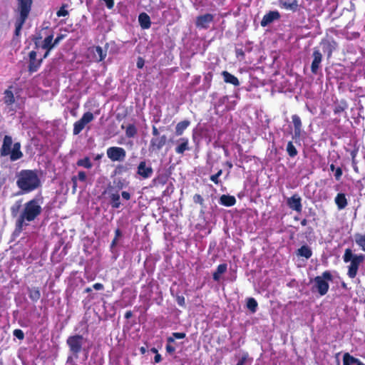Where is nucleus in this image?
Returning a JSON list of instances; mask_svg holds the SVG:
<instances>
[{
  "instance_id": "26",
  "label": "nucleus",
  "mask_w": 365,
  "mask_h": 365,
  "mask_svg": "<svg viewBox=\"0 0 365 365\" xmlns=\"http://www.w3.org/2000/svg\"><path fill=\"white\" fill-rule=\"evenodd\" d=\"M236 203V199L234 196L230 195H222L220 197V204L226 206L231 207L235 205Z\"/></svg>"
},
{
  "instance_id": "36",
  "label": "nucleus",
  "mask_w": 365,
  "mask_h": 365,
  "mask_svg": "<svg viewBox=\"0 0 365 365\" xmlns=\"http://www.w3.org/2000/svg\"><path fill=\"white\" fill-rule=\"evenodd\" d=\"M257 307L258 304L255 298L250 297L247 299V307L252 313H255L257 312Z\"/></svg>"
},
{
  "instance_id": "19",
  "label": "nucleus",
  "mask_w": 365,
  "mask_h": 365,
  "mask_svg": "<svg viewBox=\"0 0 365 365\" xmlns=\"http://www.w3.org/2000/svg\"><path fill=\"white\" fill-rule=\"evenodd\" d=\"M292 120L294 125V139H298L301 137L302 135V123L301 118L297 114L292 115Z\"/></svg>"
},
{
  "instance_id": "54",
  "label": "nucleus",
  "mask_w": 365,
  "mask_h": 365,
  "mask_svg": "<svg viewBox=\"0 0 365 365\" xmlns=\"http://www.w3.org/2000/svg\"><path fill=\"white\" fill-rule=\"evenodd\" d=\"M64 37H65V35L59 34L57 36V37L54 40L53 39L54 46L58 45L60 43V41L64 38Z\"/></svg>"
},
{
  "instance_id": "11",
  "label": "nucleus",
  "mask_w": 365,
  "mask_h": 365,
  "mask_svg": "<svg viewBox=\"0 0 365 365\" xmlns=\"http://www.w3.org/2000/svg\"><path fill=\"white\" fill-rule=\"evenodd\" d=\"M167 143V136L161 135L157 137H153L149 145V150L151 152H158Z\"/></svg>"
},
{
  "instance_id": "27",
  "label": "nucleus",
  "mask_w": 365,
  "mask_h": 365,
  "mask_svg": "<svg viewBox=\"0 0 365 365\" xmlns=\"http://www.w3.org/2000/svg\"><path fill=\"white\" fill-rule=\"evenodd\" d=\"M348 108V103L346 100L341 99L340 101L334 102V113L340 114Z\"/></svg>"
},
{
  "instance_id": "39",
  "label": "nucleus",
  "mask_w": 365,
  "mask_h": 365,
  "mask_svg": "<svg viewBox=\"0 0 365 365\" xmlns=\"http://www.w3.org/2000/svg\"><path fill=\"white\" fill-rule=\"evenodd\" d=\"M287 152L291 158H294L298 154V151L292 141H289L287 143Z\"/></svg>"
},
{
  "instance_id": "31",
  "label": "nucleus",
  "mask_w": 365,
  "mask_h": 365,
  "mask_svg": "<svg viewBox=\"0 0 365 365\" xmlns=\"http://www.w3.org/2000/svg\"><path fill=\"white\" fill-rule=\"evenodd\" d=\"M109 200L111 207L114 209H118L120 207V195L118 192L109 193Z\"/></svg>"
},
{
  "instance_id": "47",
  "label": "nucleus",
  "mask_w": 365,
  "mask_h": 365,
  "mask_svg": "<svg viewBox=\"0 0 365 365\" xmlns=\"http://www.w3.org/2000/svg\"><path fill=\"white\" fill-rule=\"evenodd\" d=\"M21 207V202L19 201V202H16L15 203V205H14L11 207V215L13 216H15L17 212H19V210L20 209Z\"/></svg>"
},
{
  "instance_id": "22",
  "label": "nucleus",
  "mask_w": 365,
  "mask_h": 365,
  "mask_svg": "<svg viewBox=\"0 0 365 365\" xmlns=\"http://www.w3.org/2000/svg\"><path fill=\"white\" fill-rule=\"evenodd\" d=\"M343 365H365L359 359L354 357L346 352L343 356Z\"/></svg>"
},
{
  "instance_id": "60",
  "label": "nucleus",
  "mask_w": 365,
  "mask_h": 365,
  "mask_svg": "<svg viewBox=\"0 0 365 365\" xmlns=\"http://www.w3.org/2000/svg\"><path fill=\"white\" fill-rule=\"evenodd\" d=\"M93 288L96 290H103L104 289V286L101 283H95L93 285Z\"/></svg>"
},
{
  "instance_id": "20",
  "label": "nucleus",
  "mask_w": 365,
  "mask_h": 365,
  "mask_svg": "<svg viewBox=\"0 0 365 365\" xmlns=\"http://www.w3.org/2000/svg\"><path fill=\"white\" fill-rule=\"evenodd\" d=\"M90 51L93 54V58L97 62L103 61L107 55L106 51H103V48L99 46L91 48Z\"/></svg>"
},
{
  "instance_id": "23",
  "label": "nucleus",
  "mask_w": 365,
  "mask_h": 365,
  "mask_svg": "<svg viewBox=\"0 0 365 365\" xmlns=\"http://www.w3.org/2000/svg\"><path fill=\"white\" fill-rule=\"evenodd\" d=\"M27 291H28V294H29V299L33 302H36L37 301H38L41 298V292H40V289L38 287H27Z\"/></svg>"
},
{
  "instance_id": "35",
  "label": "nucleus",
  "mask_w": 365,
  "mask_h": 365,
  "mask_svg": "<svg viewBox=\"0 0 365 365\" xmlns=\"http://www.w3.org/2000/svg\"><path fill=\"white\" fill-rule=\"evenodd\" d=\"M138 133L136 126L134 124H128L125 128V135L127 138H134Z\"/></svg>"
},
{
  "instance_id": "6",
  "label": "nucleus",
  "mask_w": 365,
  "mask_h": 365,
  "mask_svg": "<svg viewBox=\"0 0 365 365\" xmlns=\"http://www.w3.org/2000/svg\"><path fill=\"white\" fill-rule=\"evenodd\" d=\"M83 336L80 334H75L70 336L66 339V344L69 348V351L72 356H69L67 359V362L73 360V356L78 359L79 354L83 349Z\"/></svg>"
},
{
  "instance_id": "52",
  "label": "nucleus",
  "mask_w": 365,
  "mask_h": 365,
  "mask_svg": "<svg viewBox=\"0 0 365 365\" xmlns=\"http://www.w3.org/2000/svg\"><path fill=\"white\" fill-rule=\"evenodd\" d=\"M173 336L177 339H182L185 338L186 334L184 332H173Z\"/></svg>"
},
{
  "instance_id": "18",
  "label": "nucleus",
  "mask_w": 365,
  "mask_h": 365,
  "mask_svg": "<svg viewBox=\"0 0 365 365\" xmlns=\"http://www.w3.org/2000/svg\"><path fill=\"white\" fill-rule=\"evenodd\" d=\"M280 18V14L277 11H270L267 14H266L261 22L260 24L262 27H265L267 25L270 24L275 20H278Z\"/></svg>"
},
{
  "instance_id": "63",
  "label": "nucleus",
  "mask_w": 365,
  "mask_h": 365,
  "mask_svg": "<svg viewBox=\"0 0 365 365\" xmlns=\"http://www.w3.org/2000/svg\"><path fill=\"white\" fill-rule=\"evenodd\" d=\"M121 237H122V232H121V230L119 228H117L115 230V237H114V238L118 240V238Z\"/></svg>"
},
{
  "instance_id": "16",
  "label": "nucleus",
  "mask_w": 365,
  "mask_h": 365,
  "mask_svg": "<svg viewBox=\"0 0 365 365\" xmlns=\"http://www.w3.org/2000/svg\"><path fill=\"white\" fill-rule=\"evenodd\" d=\"M177 146L175 148V151L178 155H183L186 150L190 149L189 146V139L183 137L176 140Z\"/></svg>"
},
{
  "instance_id": "55",
  "label": "nucleus",
  "mask_w": 365,
  "mask_h": 365,
  "mask_svg": "<svg viewBox=\"0 0 365 365\" xmlns=\"http://www.w3.org/2000/svg\"><path fill=\"white\" fill-rule=\"evenodd\" d=\"M106 5V7L108 9H111L113 8L114 6V0H103Z\"/></svg>"
},
{
  "instance_id": "37",
  "label": "nucleus",
  "mask_w": 365,
  "mask_h": 365,
  "mask_svg": "<svg viewBox=\"0 0 365 365\" xmlns=\"http://www.w3.org/2000/svg\"><path fill=\"white\" fill-rule=\"evenodd\" d=\"M356 243L365 252V233L364 235L357 233L355 235Z\"/></svg>"
},
{
  "instance_id": "41",
  "label": "nucleus",
  "mask_w": 365,
  "mask_h": 365,
  "mask_svg": "<svg viewBox=\"0 0 365 365\" xmlns=\"http://www.w3.org/2000/svg\"><path fill=\"white\" fill-rule=\"evenodd\" d=\"M67 7V4H63L59 10L56 12V16L58 17L61 16H66L68 15V11L66 9Z\"/></svg>"
},
{
  "instance_id": "32",
  "label": "nucleus",
  "mask_w": 365,
  "mask_h": 365,
  "mask_svg": "<svg viewBox=\"0 0 365 365\" xmlns=\"http://www.w3.org/2000/svg\"><path fill=\"white\" fill-rule=\"evenodd\" d=\"M297 255L309 259L312 255V251L308 245H302L297 250Z\"/></svg>"
},
{
  "instance_id": "29",
  "label": "nucleus",
  "mask_w": 365,
  "mask_h": 365,
  "mask_svg": "<svg viewBox=\"0 0 365 365\" xmlns=\"http://www.w3.org/2000/svg\"><path fill=\"white\" fill-rule=\"evenodd\" d=\"M335 203L339 210L344 209L347 205V200L345 194L338 193L335 197Z\"/></svg>"
},
{
  "instance_id": "58",
  "label": "nucleus",
  "mask_w": 365,
  "mask_h": 365,
  "mask_svg": "<svg viewBox=\"0 0 365 365\" xmlns=\"http://www.w3.org/2000/svg\"><path fill=\"white\" fill-rule=\"evenodd\" d=\"M168 178L166 176H158L157 178V180L159 182V183H161L163 185L165 184L167 182Z\"/></svg>"
},
{
  "instance_id": "10",
  "label": "nucleus",
  "mask_w": 365,
  "mask_h": 365,
  "mask_svg": "<svg viewBox=\"0 0 365 365\" xmlns=\"http://www.w3.org/2000/svg\"><path fill=\"white\" fill-rule=\"evenodd\" d=\"M36 56L37 52L34 50L30 51L29 53L28 71L30 73L36 72L43 63V58L37 59Z\"/></svg>"
},
{
  "instance_id": "25",
  "label": "nucleus",
  "mask_w": 365,
  "mask_h": 365,
  "mask_svg": "<svg viewBox=\"0 0 365 365\" xmlns=\"http://www.w3.org/2000/svg\"><path fill=\"white\" fill-rule=\"evenodd\" d=\"M190 125V121L188 120H184L177 123L175 126V134L177 136H180L183 134L184 131Z\"/></svg>"
},
{
  "instance_id": "33",
  "label": "nucleus",
  "mask_w": 365,
  "mask_h": 365,
  "mask_svg": "<svg viewBox=\"0 0 365 365\" xmlns=\"http://www.w3.org/2000/svg\"><path fill=\"white\" fill-rule=\"evenodd\" d=\"M279 2L286 9L296 11L298 6L297 0H279Z\"/></svg>"
},
{
  "instance_id": "21",
  "label": "nucleus",
  "mask_w": 365,
  "mask_h": 365,
  "mask_svg": "<svg viewBox=\"0 0 365 365\" xmlns=\"http://www.w3.org/2000/svg\"><path fill=\"white\" fill-rule=\"evenodd\" d=\"M138 22L143 29H148L151 26V21L149 15L145 12H142L138 16Z\"/></svg>"
},
{
  "instance_id": "48",
  "label": "nucleus",
  "mask_w": 365,
  "mask_h": 365,
  "mask_svg": "<svg viewBox=\"0 0 365 365\" xmlns=\"http://www.w3.org/2000/svg\"><path fill=\"white\" fill-rule=\"evenodd\" d=\"M176 302L178 304L180 307L185 306V299L182 295H178L176 297Z\"/></svg>"
},
{
  "instance_id": "61",
  "label": "nucleus",
  "mask_w": 365,
  "mask_h": 365,
  "mask_svg": "<svg viewBox=\"0 0 365 365\" xmlns=\"http://www.w3.org/2000/svg\"><path fill=\"white\" fill-rule=\"evenodd\" d=\"M71 182H72V184H73V192H75L76 190V187H77V177L76 176H73L71 178Z\"/></svg>"
},
{
  "instance_id": "3",
  "label": "nucleus",
  "mask_w": 365,
  "mask_h": 365,
  "mask_svg": "<svg viewBox=\"0 0 365 365\" xmlns=\"http://www.w3.org/2000/svg\"><path fill=\"white\" fill-rule=\"evenodd\" d=\"M33 0H16V14L14 34L19 36L21 31L31 11Z\"/></svg>"
},
{
  "instance_id": "28",
  "label": "nucleus",
  "mask_w": 365,
  "mask_h": 365,
  "mask_svg": "<svg viewBox=\"0 0 365 365\" xmlns=\"http://www.w3.org/2000/svg\"><path fill=\"white\" fill-rule=\"evenodd\" d=\"M227 269V264L226 263L220 264L217 266L216 271L212 274V279L215 282H219L220 275L225 273Z\"/></svg>"
},
{
  "instance_id": "17",
  "label": "nucleus",
  "mask_w": 365,
  "mask_h": 365,
  "mask_svg": "<svg viewBox=\"0 0 365 365\" xmlns=\"http://www.w3.org/2000/svg\"><path fill=\"white\" fill-rule=\"evenodd\" d=\"M153 173V170L151 166H147L145 161H141L138 166L137 173L144 179L150 178Z\"/></svg>"
},
{
  "instance_id": "38",
  "label": "nucleus",
  "mask_w": 365,
  "mask_h": 365,
  "mask_svg": "<svg viewBox=\"0 0 365 365\" xmlns=\"http://www.w3.org/2000/svg\"><path fill=\"white\" fill-rule=\"evenodd\" d=\"M76 164L78 166L83 167L87 169H90L93 166L91 160L88 157H85L82 159H79L77 161Z\"/></svg>"
},
{
  "instance_id": "24",
  "label": "nucleus",
  "mask_w": 365,
  "mask_h": 365,
  "mask_svg": "<svg viewBox=\"0 0 365 365\" xmlns=\"http://www.w3.org/2000/svg\"><path fill=\"white\" fill-rule=\"evenodd\" d=\"M222 76H223L224 81L227 83H230L233 86H237L240 85V81L238 78L234 75L231 74L227 71H224L222 72Z\"/></svg>"
},
{
  "instance_id": "56",
  "label": "nucleus",
  "mask_w": 365,
  "mask_h": 365,
  "mask_svg": "<svg viewBox=\"0 0 365 365\" xmlns=\"http://www.w3.org/2000/svg\"><path fill=\"white\" fill-rule=\"evenodd\" d=\"M210 179L211 181H212L215 184L218 185L220 182V180H219V177L217 175H212L210 177Z\"/></svg>"
},
{
  "instance_id": "9",
  "label": "nucleus",
  "mask_w": 365,
  "mask_h": 365,
  "mask_svg": "<svg viewBox=\"0 0 365 365\" xmlns=\"http://www.w3.org/2000/svg\"><path fill=\"white\" fill-rule=\"evenodd\" d=\"M108 158L113 162L123 161L126 157V151L123 148L112 146L107 149Z\"/></svg>"
},
{
  "instance_id": "59",
  "label": "nucleus",
  "mask_w": 365,
  "mask_h": 365,
  "mask_svg": "<svg viewBox=\"0 0 365 365\" xmlns=\"http://www.w3.org/2000/svg\"><path fill=\"white\" fill-rule=\"evenodd\" d=\"M121 196L124 200H129L131 197L130 194L127 191H123L121 192Z\"/></svg>"
},
{
  "instance_id": "42",
  "label": "nucleus",
  "mask_w": 365,
  "mask_h": 365,
  "mask_svg": "<svg viewBox=\"0 0 365 365\" xmlns=\"http://www.w3.org/2000/svg\"><path fill=\"white\" fill-rule=\"evenodd\" d=\"M41 38H42V37L40 34H38V36H34L33 37L32 40L35 45V49L38 50L39 48H41V42H42V41H41Z\"/></svg>"
},
{
  "instance_id": "1",
  "label": "nucleus",
  "mask_w": 365,
  "mask_h": 365,
  "mask_svg": "<svg viewBox=\"0 0 365 365\" xmlns=\"http://www.w3.org/2000/svg\"><path fill=\"white\" fill-rule=\"evenodd\" d=\"M43 201V197L41 195H38L25 203L24 210L16 220L17 229L21 230L26 221H34L41 214Z\"/></svg>"
},
{
  "instance_id": "8",
  "label": "nucleus",
  "mask_w": 365,
  "mask_h": 365,
  "mask_svg": "<svg viewBox=\"0 0 365 365\" xmlns=\"http://www.w3.org/2000/svg\"><path fill=\"white\" fill-rule=\"evenodd\" d=\"M94 118L93 114L91 112H86L83 113L80 120H77L73 124V134L78 135L85 128V126L91 123Z\"/></svg>"
},
{
  "instance_id": "34",
  "label": "nucleus",
  "mask_w": 365,
  "mask_h": 365,
  "mask_svg": "<svg viewBox=\"0 0 365 365\" xmlns=\"http://www.w3.org/2000/svg\"><path fill=\"white\" fill-rule=\"evenodd\" d=\"M11 87L4 91V101L7 106L12 105L15 102L13 92L10 90Z\"/></svg>"
},
{
  "instance_id": "45",
  "label": "nucleus",
  "mask_w": 365,
  "mask_h": 365,
  "mask_svg": "<svg viewBox=\"0 0 365 365\" xmlns=\"http://www.w3.org/2000/svg\"><path fill=\"white\" fill-rule=\"evenodd\" d=\"M13 335L19 340H23L24 339V333L20 329H14L13 331Z\"/></svg>"
},
{
  "instance_id": "43",
  "label": "nucleus",
  "mask_w": 365,
  "mask_h": 365,
  "mask_svg": "<svg viewBox=\"0 0 365 365\" xmlns=\"http://www.w3.org/2000/svg\"><path fill=\"white\" fill-rule=\"evenodd\" d=\"M128 170V168L126 165H118L115 169V174L120 175L123 173H125Z\"/></svg>"
},
{
  "instance_id": "40",
  "label": "nucleus",
  "mask_w": 365,
  "mask_h": 365,
  "mask_svg": "<svg viewBox=\"0 0 365 365\" xmlns=\"http://www.w3.org/2000/svg\"><path fill=\"white\" fill-rule=\"evenodd\" d=\"M113 183L115 187L119 190L126 187L128 184V182H127L125 179L118 178L114 180Z\"/></svg>"
},
{
  "instance_id": "62",
  "label": "nucleus",
  "mask_w": 365,
  "mask_h": 365,
  "mask_svg": "<svg viewBox=\"0 0 365 365\" xmlns=\"http://www.w3.org/2000/svg\"><path fill=\"white\" fill-rule=\"evenodd\" d=\"M144 66V60L142 58H138L137 61V67L138 68H142Z\"/></svg>"
},
{
  "instance_id": "46",
  "label": "nucleus",
  "mask_w": 365,
  "mask_h": 365,
  "mask_svg": "<svg viewBox=\"0 0 365 365\" xmlns=\"http://www.w3.org/2000/svg\"><path fill=\"white\" fill-rule=\"evenodd\" d=\"M193 202L200 205H204V199L200 194H195L193 196Z\"/></svg>"
},
{
  "instance_id": "15",
  "label": "nucleus",
  "mask_w": 365,
  "mask_h": 365,
  "mask_svg": "<svg viewBox=\"0 0 365 365\" xmlns=\"http://www.w3.org/2000/svg\"><path fill=\"white\" fill-rule=\"evenodd\" d=\"M321 46L322 47L323 52L327 54V58H329L334 51L336 50L337 43L334 40L324 39L321 42Z\"/></svg>"
},
{
  "instance_id": "57",
  "label": "nucleus",
  "mask_w": 365,
  "mask_h": 365,
  "mask_svg": "<svg viewBox=\"0 0 365 365\" xmlns=\"http://www.w3.org/2000/svg\"><path fill=\"white\" fill-rule=\"evenodd\" d=\"M152 135H153V137H157V136L161 135L159 133L158 129L155 125H153V127H152Z\"/></svg>"
},
{
  "instance_id": "49",
  "label": "nucleus",
  "mask_w": 365,
  "mask_h": 365,
  "mask_svg": "<svg viewBox=\"0 0 365 365\" xmlns=\"http://www.w3.org/2000/svg\"><path fill=\"white\" fill-rule=\"evenodd\" d=\"M343 172L342 169L340 167H338L334 173V177L336 180H339L342 176Z\"/></svg>"
},
{
  "instance_id": "4",
  "label": "nucleus",
  "mask_w": 365,
  "mask_h": 365,
  "mask_svg": "<svg viewBox=\"0 0 365 365\" xmlns=\"http://www.w3.org/2000/svg\"><path fill=\"white\" fill-rule=\"evenodd\" d=\"M21 148V145L19 142L14 143L12 137L6 135L4 137L3 143L0 148V156H9V159L11 162L16 161L22 158L24 156Z\"/></svg>"
},
{
  "instance_id": "14",
  "label": "nucleus",
  "mask_w": 365,
  "mask_h": 365,
  "mask_svg": "<svg viewBox=\"0 0 365 365\" xmlns=\"http://www.w3.org/2000/svg\"><path fill=\"white\" fill-rule=\"evenodd\" d=\"M287 204L290 209L297 212H301L302 210V198L297 194L289 197Z\"/></svg>"
},
{
  "instance_id": "50",
  "label": "nucleus",
  "mask_w": 365,
  "mask_h": 365,
  "mask_svg": "<svg viewBox=\"0 0 365 365\" xmlns=\"http://www.w3.org/2000/svg\"><path fill=\"white\" fill-rule=\"evenodd\" d=\"M248 356L249 355L247 353L244 354L236 365H245L248 359Z\"/></svg>"
},
{
  "instance_id": "12",
  "label": "nucleus",
  "mask_w": 365,
  "mask_h": 365,
  "mask_svg": "<svg viewBox=\"0 0 365 365\" xmlns=\"http://www.w3.org/2000/svg\"><path fill=\"white\" fill-rule=\"evenodd\" d=\"M214 20V16L211 14H205L196 17L195 26L199 29H207L209 24Z\"/></svg>"
},
{
  "instance_id": "53",
  "label": "nucleus",
  "mask_w": 365,
  "mask_h": 365,
  "mask_svg": "<svg viewBox=\"0 0 365 365\" xmlns=\"http://www.w3.org/2000/svg\"><path fill=\"white\" fill-rule=\"evenodd\" d=\"M165 349H166V351L170 354H173V353H175V346H173V345L171 344H167L166 346H165Z\"/></svg>"
},
{
  "instance_id": "5",
  "label": "nucleus",
  "mask_w": 365,
  "mask_h": 365,
  "mask_svg": "<svg viewBox=\"0 0 365 365\" xmlns=\"http://www.w3.org/2000/svg\"><path fill=\"white\" fill-rule=\"evenodd\" d=\"M365 255L363 254L354 255L349 248L345 250L343 255V260L345 263L350 262L348 267L347 275L349 278L354 279L358 273L360 264L364 261Z\"/></svg>"
},
{
  "instance_id": "30",
  "label": "nucleus",
  "mask_w": 365,
  "mask_h": 365,
  "mask_svg": "<svg viewBox=\"0 0 365 365\" xmlns=\"http://www.w3.org/2000/svg\"><path fill=\"white\" fill-rule=\"evenodd\" d=\"M53 39V35L52 34L47 36L41 42V48L44 50H52L55 47Z\"/></svg>"
},
{
  "instance_id": "51",
  "label": "nucleus",
  "mask_w": 365,
  "mask_h": 365,
  "mask_svg": "<svg viewBox=\"0 0 365 365\" xmlns=\"http://www.w3.org/2000/svg\"><path fill=\"white\" fill-rule=\"evenodd\" d=\"M77 180H79L81 182H85L86 180V173L84 171H79L78 173Z\"/></svg>"
},
{
  "instance_id": "2",
  "label": "nucleus",
  "mask_w": 365,
  "mask_h": 365,
  "mask_svg": "<svg viewBox=\"0 0 365 365\" xmlns=\"http://www.w3.org/2000/svg\"><path fill=\"white\" fill-rule=\"evenodd\" d=\"M17 187L22 193H29L41 186V180L36 170H21L17 174Z\"/></svg>"
},
{
  "instance_id": "13",
  "label": "nucleus",
  "mask_w": 365,
  "mask_h": 365,
  "mask_svg": "<svg viewBox=\"0 0 365 365\" xmlns=\"http://www.w3.org/2000/svg\"><path fill=\"white\" fill-rule=\"evenodd\" d=\"M312 57L313 61L311 65V71L313 74H317L320 64L322 61V54L319 49L314 48Z\"/></svg>"
},
{
  "instance_id": "64",
  "label": "nucleus",
  "mask_w": 365,
  "mask_h": 365,
  "mask_svg": "<svg viewBox=\"0 0 365 365\" xmlns=\"http://www.w3.org/2000/svg\"><path fill=\"white\" fill-rule=\"evenodd\" d=\"M162 361L161 355L157 353L154 357L155 363H160Z\"/></svg>"
},
{
  "instance_id": "7",
  "label": "nucleus",
  "mask_w": 365,
  "mask_h": 365,
  "mask_svg": "<svg viewBox=\"0 0 365 365\" xmlns=\"http://www.w3.org/2000/svg\"><path fill=\"white\" fill-rule=\"evenodd\" d=\"M333 279L332 274L329 271H324L321 276H317L314 279V285L312 291H317L321 296L325 295L329 288V282Z\"/></svg>"
},
{
  "instance_id": "44",
  "label": "nucleus",
  "mask_w": 365,
  "mask_h": 365,
  "mask_svg": "<svg viewBox=\"0 0 365 365\" xmlns=\"http://www.w3.org/2000/svg\"><path fill=\"white\" fill-rule=\"evenodd\" d=\"M235 54L237 58L240 61L245 59V53L242 48H235Z\"/></svg>"
}]
</instances>
